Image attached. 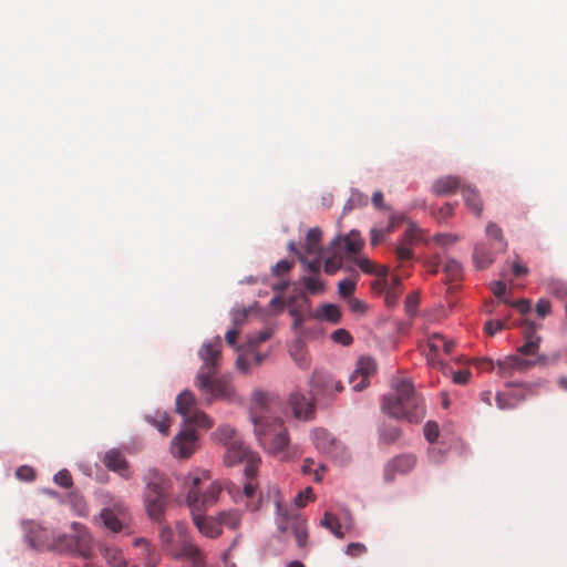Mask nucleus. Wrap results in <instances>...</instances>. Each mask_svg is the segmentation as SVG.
Returning <instances> with one entry per match:
<instances>
[{
	"label": "nucleus",
	"instance_id": "obj_1",
	"mask_svg": "<svg viewBox=\"0 0 567 567\" xmlns=\"http://www.w3.org/2000/svg\"><path fill=\"white\" fill-rule=\"evenodd\" d=\"M280 409L278 398L256 391L252 396L251 421L260 445L270 454L289 460L299 453L289 446V435L281 419L277 415Z\"/></svg>",
	"mask_w": 567,
	"mask_h": 567
},
{
	"label": "nucleus",
	"instance_id": "obj_2",
	"mask_svg": "<svg viewBox=\"0 0 567 567\" xmlns=\"http://www.w3.org/2000/svg\"><path fill=\"white\" fill-rule=\"evenodd\" d=\"M220 349L221 339L217 336L205 342L199 350L204 365L196 377L195 385L207 404H212L215 400L233 401L236 396L229 378L215 375L220 360Z\"/></svg>",
	"mask_w": 567,
	"mask_h": 567
},
{
	"label": "nucleus",
	"instance_id": "obj_3",
	"mask_svg": "<svg viewBox=\"0 0 567 567\" xmlns=\"http://www.w3.org/2000/svg\"><path fill=\"white\" fill-rule=\"evenodd\" d=\"M195 395L185 390L176 399V411L184 417V427L172 441V454L182 458L189 457L196 446L197 434L193 426L210 429L213 421L210 417L196 409Z\"/></svg>",
	"mask_w": 567,
	"mask_h": 567
},
{
	"label": "nucleus",
	"instance_id": "obj_4",
	"mask_svg": "<svg viewBox=\"0 0 567 567\" xmlns=\"http://www.w3.org/2000/svg\"><path fill=\"white\" fill-rule=\"evenodd\" d=\"M394 396H384L382 409L395 419H404L410 423H420L425 416L423 400L405 379L393 381Z\"/></svg>",
	"mask_w": 567,
	"mask_h": 567
},
{
	"label": "nucleus",
	"instance_id": "obj_5",
	"mask_svg": "<svg viewBox=\"0 0 567 567\" xmlns=\"http://www.w3.org/2000/svg\"><path fill=\"white\" fill-rule=\"evenodd\" d=\"M213 436L226 446L224 463L227 466L245 463V476L247 478L256 476L258 465L261 462L260 456L244 444L236 430L229 425H220L213 433Z\"/></svg>",
	"mask_w": 567,
	"mask_h": 567
},
{
	"label": "nucleus",
	"instance_id": "obj_6",
	"mask_svg": "<svg viewBox=\"0 0 567 567\" xmlns=\"http://www.w3.org/2000/svg\"><path fill=\"white\" fill-rule=\"evenodd\" d=\"M72 535L55 534L50 547V551L59 554H78L83 558H90L93 550V539L85 526L80 523H72Z\"/></svg>",
	"mask_w": 567,
	"mask_h": 567
},
{
	"label": "nucleus",
	"instance_id": "obj_7",
	"mask_svg": "<svg viewBox=\"0 0 567 567\" xmlns=\"http://www.w3.org/2000/svg\"><path fill=\"white\" fill-rule=\"evenodd\" d=\"M144 501L150 518L154 522H161L164 517L167 497L163 486V478L156 471H152L148 474Z\"/></svg>",
	"mask_w": 567,
	"mask_h": 567
},
{
	"label": "nucleus",
	"instance_id": "obj_8",
	"mask_svg": "<svg viewBox=\"0 0 567 567\" xmlns=\"http://www.w3.org/2000/svg\"><path fill=\"white\" fill-rule=\"evenodd\" d=\"M186 502L197 530L208 538L219 537L221 535V528L218 518L217 516L205 515L206 511H200V506L198 505V492L195 488L188 489Z\"/></svg>",
	"mask_w": 567,
	"mask_h": 567
},
{
	"label": "nucleus",
	"instance_id": "obj_9",
	"mask_svg": "<svg viewBox=\"0 0 567 567\" xmlns=\"http://www.w3.org/2000/svg\"><path fill=\"white\" fill-rule=\"evenodd\" d=\"M276 524L278 530L282 534L290 530L295 536L297 545L300 548L306 547L308 538L306 519L301 517L298 513L284 508L280 502L276 503Z\"/></svg>",
	"mask_w": 567,
	"mask_h": 567
},
{
	"label": "nucleus",
	"instance_id": "obj_10",
	"mask_svg": "<svg viewBox=\"0 0 567 567\" xmlns=\"http://www.w3.org/2000/svg\"><path fill=\"white\" fill-rule=\"evenodd\" d=\"M456 342L453 339H446L441 333H432L429 336L426 344L422 348V353L425 355L430 367L446 372L447 365L440 359L439 353L443 351L446 355H450Z\"/></svg>",
	"mask_w": 567,
	"mask_h": 567
},
{
	"label": "nucleus",
	"instance_id": "obj_11",
	"mask_svg": "<svg viewBox=\"0 0 567 567\" xmlns=\"http://www.w3.org/2000/svg\"><path fill=\"white\" fill-rule=\"evenodd\" d=\"M312 441L316 449L336 460L339 464H346L350 460L347 449L341 442L324 429H317L312 432Z\"/></svg>",
	"mask_w": 567,
	"mask_h": 567
},
{
	"label": "nucleus",
	"instance_id": "obj_12",
	"mask_svg": "<svg viewBox=\"0 0 567 567\" xmlns=\"http://www.w3.org/2000/svg\"><path fill=\"white\" fill-rule=\"evenodd\" d=\"M22 529L25 542L32 549L38 551H50L54 530L34 520H24Z\"/></svg>",
	"mask_w": 567,
	"mask_h": 567
},
{
	"label": "nucleus",
	"instance_id": "obj_13",
	"mask_svg": "<svg viewBox=\"0 0 567 567\" xmlns=\"http://www.w3.org/2000/svg\"><path fill=\"white\" fill-rule=\"evenodd\" d=\"M377 372V363L370 357H361L354 371L349 377V383L354 391H362L369 385V379Z\"/></svg>",
	"mask_w": 567,
	"mask_h": 567
},
{
	"label": "nucleus",
	"instance_id": "obj_14",
	"mask_svg": "<svg viewBox=\"0 0 567 567\" xmlns=\"http://www.w3.org/2000/svg\"><path fill=\"white\" fill-rule=\"evenodd\" d=\"M416 465V457L413 454H401L391 458L383 470L385 482L391 483L398 475L409 474Z\"/></svg>",
	"mask_w": 567,
	"mask_h": 567
},
{
	"label": "nucleus",
	"instance_id": "obj_15",
	"mask_svg": "<svg viewBox=\"0 0 567 567\" xmlns=\"http://www.w3.org/2000/svg\"><path fill=\"white\" fill-rule=\"evenodd\" d=\"M289 405L297 419L311 420L315 416L316 406L312 398H307L300 392H292L290 394Z\"/></svg>",
	"mask_w": 567,
	"mask_h": 567
},
{
	"label": "nucleus",
	"instance_id": "obj_16",
	"mask_svg": "<svg viewBox=\"0 0 567 567\" xmlns=\"http://www.w3.org/2000/svg\"><path fill=\"white\" fill-rule=\"evenodd\" d=\"M202 483L203 480L200 477H194L189 489L195 488L198 492V505L200 506V511H207L208 507L217 502L221 493V486L218 483H210L207 489L202 493Z\"/></svg>",
	"mask_w": 567,
	"mask_h": 567
},
{
	"label": "nucleus",
	"instance_id": "obj_17",
	"mask_svg": "<svg viewBox=\"0 0 567 567\" xmlns=\"http://www.w3.org/2000/svg\"><path fill=\"white\" fill-rule=\"evenodd\" d=\"M321 525L328 528L336 537L343 538V529L349 530L352 527V518L349 512H344L341 518L330 512H326Z\"/></svg>",
	"mask_w": 567,
	"mask_h": 567
},
{
	"label": "nucleus",
	"instance_id": "obj_18",
	"mask_svg": "<svg viewBox=\"0 0 567 567\" xmlns=\"http://www.w3.org/2000/svg\"><path fill=\"white\" fill-rule=\"evenodd\" d=\"M103 464L123 478L128 480L132 476L130 464L117 450H110L103 456Z\"/></svg>",
	"mask_w": 567,
	"mask_h": 567
},
{
	"label": "nucleus",
	"instance_id": "obj_19",
	"mask_svg": "<svg viewBox=\"0 0 567 567\" xmlns=\"http://www.w3.org/2000/svg\"><path fill=\"white\" fill-rule=\"evenodd\" d=\"M184 560L183 567H205V558L202 550L193 543L185 542L177 554Z\"/></svg>",
	"mask_w": 567,
	"mask_h": 567
},
{
	"label": "nucleus",
	"instance_id": "obj_20",
	"mask_svg": "<svg viewBox=\"0 0 567 567\" xmlns=\"http://www.w3.org/2000/svg\"><path fill=\"white\" fill-rule=\"evenodd\" d=\"M504 250H495L493 246L485 243H478L474 247L473 261L477 269L488 268L495 260L497 254Z\"/></svg>",
	"mask_w": 567,
	"mask_h": 567
},
{
	"label": "nucleus",
	"instance_id": "obj_21",
	"mask_svg": "<svg viewBox=\"0 0 567 567\" xmlns=\"http://www.w3.org/2000/svg\"><path fill=\"white\" fill-rule=\"evenodd\" d=\"M537 326L534 322H526V329L524 332L525 342L517 351L523 355H534L539 349L542 338L536 334Z\"/></svg>",
	"mask_w": 567,
	"mask_h": 567
},
{
	"label": "nucleus",
	"instance_id": "obj_22",
	"mask_svg": "<svg viewBox=\"0 0 567 567\" xmlns=\"http://www.w3.org/2000/svg\"><path fill=\"white\" fill-rule=\"evenodd\" d=\"M462 186L461 178L457 176H444L434 182L432 190L436 195L454 194Z\"/></svg>",
	"mask_w": 567,
	"mask_h": 567
},
{
	"label": "nucleus",
	"instance_id": "obj_23",
	"mask_svg": "<svg viewBox=\"0 0 567 567\" xmlns=\"http://www.w3.org/2000/svg\"><path fill=\"white\" fill-rule=\"evenodd\" d=\"M485 236L487 244L494 247L495 250H506L507 241L504 237L502 228L493 221L487 223L485 228Z\"/></svg>",
	"mask_w": 567,
	"mask_h": 567
},
{
	"label": "nucleus",
	"instance_id": "obj_24",
	"mask_svg": "<svg viewBox=\"0 0 567 567\" xmlns=\"http://www.w3.org/2000/svg\"><path fill=\"white\" fill-rule=\"evenodd\" d=\"M341 241L344 243L347 252L352 254V255L358 254L364 244L363 239L360 236V233L357 230H351L343 238L337 237L336 239H333L331 241V246L337 247L340 245Z\"/></svg>",
	"mask_w": 567,
	"mask_h": 567
},
{
	"label": "nucleus",
	"instance_id": "obj_25",
	"mask_svg": "<svg viewBox=\"0 0 567 567\" xmlns=\"http://www.w3.org/2000/svg\"><path fill=\"white\" fill-rule=\"evenodd\" d=\"M290 357L296 362V364L302 369L307 370L310 367V358L306 348V344L302 340H296L289 349Z\"/></svg>",
	"mask_w": 567,
	"mask_h": 567
},
{
	"label": "nucleus",
	"instance_id": "obj_26",
	"mask_svg": "<svg viewBox=\"0 0 567 567\" xmlns=\"http://www.w3.org/2000/svg\"><path fill=\"white\" fill-rule=\"evenodd\" d=\"M266 354H261L256 351V348H248L237 359V368L244 372H247L250 365H259L265 360Z\"/></svg>",
	"mask_w": 567,
	"mask_h": 567
},
{
	"label": "nucleus",
	"instance_id": "obj_27",
	"mask_svg": "<svg viewBox=\"0 0 567 567\" xmlns=\"http://www.w3.org/2000/svg\"><path fill=\"white\" fill-rule=\"evenodd\" d=\"M317 320H324L331 323H338L341 320L340 308L333 303H326L319 307L312 315Z\"/></svg>",
	"mask_w": 567,
	"mask_h": 567
},
{
	"label": "nucleus",
	"instance_id": "obj_28",
	"mask_svg": "<svg viewBox=\"0 0 567 567\" xmlns=\"http://www.w3.org/2000/svg\"><path fill=\"white\" fill-rule=\"evenodd\" d=\"M462 194L466 206L476 215L481 216L483 212V204L480 195L475 188L471 186H463Z\"/></svg>",
	"mask_w": 567,
	"mask_h": 567
},
{
	"label": "nucleus",
	"instance_id": "obj_29",
	"mask_svg": "<svg viewBox=\"0 0 567 567\" xmlns=\"http://www.w3.org/2000/svg\"><path fill=\"white\" fill-rule=\"evenodd\" d=\"M101 555L112 567H126V559L121 549L104 546L100 549Z\"/></svg>",
	"mask_w": 567,
	"mask_h": 567
},
{
	"label": "nucleus",
	"instance_id": "obj_30",
	"mask_svg": "<svg viewBox=\"0 0 567 567\" xmlns=\"http://www.w3.org/2000/svg\"><path fill=\"white\" fill-rule=\"evenodd\" d=\"M321 236H322V233H321L320 228L313 227V228L309 229V231L307 233V237H306L307 255H309V256L320 255V252H321V246H320Z\"/></svg>",
	"mask_w": 567,
	"mask_h": 567
},
{
	"label": "nucleus",
	"instance_id": "obj_31",
	"mask_svg": "<svg viewBox=\"0 0 567 567\" xmlns=\"http://www.w3.org/2000/svg\"><path fill=\"white\" fill-rule=\"evenodd\" d=\"M220 528L236 529L241 523V515L237 509L223 511L217 515Z\"/></svg>",
	"mask_w": 567,
	"mask_h": 567
},
{
	"label": "nucleus",
	"instance_id": "obj_32",
	"mask_svg": "<svg viewBox=\"0 0 567 567\" xmlns=\"http://www.w3.org/2000/svg\"><path fill=\"white\" fill-rule=\"evenodd\" d=\"M399 270H400V275H395L393 278H392V282L391 285L389 286L388 290H386V293H385V301L389 306L391 305H394L398 300V298L400 297L401 295V278L400 276L401 275H404V270H403V266L400 265L399 266Z\"/></svg>",
	"mask_w": 567,
	"mask_h": 567
},
{
	"label": "nucleus",
	"instance_id": "obj_33",
	"mask_svg": "<svg viewBox=\"0 0 567 567\" xmlns=\"http://www.w3.org/2000/svg\"><path fill=\"white\" fill-rule=\"evenodd\" d=\"M525 395H518L517 393H497L496 404L501 410L514 409Z\"/></svg>",
	"mask_w": 567,
	"mask_h": 567
},
{
	"label": "nucleus",
	"instance_id": "obj_34",
	"mask_svg": "<svg viewBox=\"0 0 567 567\" xmlns=\"http://www.w3.org/2000/svg\"><path fill=\"white\" fill-rule=\"evenodd\" d=\"M353 262L365 274L372 275L378 274L380 277H386L388 268L382 267L379 271L375 269V265L367 257H353Z\"/></svg>",
	"mask_w": 567,
	"mask_h": 567
},
{
	"label": "nucleus",
	"instance_id": "obj_35",
	"mask_svg": "<svg viewBox=\"0 0 567 567\" xmlns=\"http://www.w3.org/2000/svg\"><path fill=\"white\" fill-rule=\"evenodd\" d=\"M101 518L103 520L104 526L114 533H118L123 527L121 520L115 515L113 509H110V508L102 509Z\"/></svg>",
	"mask_w": 567,
	"mask_h": 567
},
{
	"label": "nucleus",
	"instance_id": "obj_36",
	"mask_svg": "<svg viewBox=\"0 0 567 567\" xmlns=\"http://www.w3.org/2000/svg\"><path fill=\"white\" fill-rule=\"evenodd\" d=\"M145 419L148 423L154 425L162 434H168L171 422L166 413L157 412L154 416L146 415Z\"/></svg>",
	"mask_w": 567,
	"mask_h": 567
},
{
	"label": "nucleus",
	"instance_id": "obj_37",
	"mask_svg": "<svg viewBox=\"0 0 567 567\" xmlns=\"http://www.w3.org/2000/svg\"><path fill=\"white\" fill-rule=\"evenodd\" d=\"M254 477L247 478L248 482L244 486V495L248 499L247 507L250 511H256L259 508L260 498H256V489L257 485L252 482Z\"/></svg>",
	"mask_w": 567,
	"mask_h": 567
},
{
	"label": "nucleus",
	"instance_id": "obj_38",
	"mask_svg": "<svg viewBox=\"0 0 567 567\" xmlns=\"http://www.w3.org/2000/svg\"><path fill=\"white\" fill-rule=\"evenodd\" d=\"M546 288L553 296L563 299L567 296V284L558 278H548L545 282Z\"/></svg>",
	"mask_w": 567,
	"mask_h": 567
},
{
	"label": "nucleus",
	"instance_id": "obj_39",
	"mask_svg": "<svg viewBox=\"0 0 567 567\" xmlns=\"http://www.w3.org/2000/svg\"><path fill=\"white\" fill-rule=\"evenodd\" d=\"M302 284L306 290L311 295H317L324 291V284L318 275L303 277Z\"/></svg>",
	"mask_w": 567,
	"mask_h": 567
},
{
	"label": "nucleus",
	"instance_id": "obj_40",
	"mask_svg": "<svg viewBox=\"0 0 567 567\" xmlns=\"http://www.w3.org/2000/svg\"><path fill=\"white\" fill-rule=\"evenodd\" d=\"M272 336V329L265 328L261 331L249 334L248 337V348H257L260 343L267 341Z\"/></svg>",
	"mask_w": 567,
	"mask_h": 567
},
{
	"label": "nucleus",
	"instance_id": "obj_41",
	"mask_svg": "<svg viewBox=\"0 0 567 567\" xmlns=\"http://www.w3.org/2000/svg\"><path fill=\"white\" fill-rule=\"evenodd\" d=\"M315 256L312 260H307V257L302 252H298L299 260L305 266L306 271L318 275L321 268V259L319 255Z\"/></svg>",
	"mask_w": 567,
	"mask_h": 567
},
{
	"label": "nucleus",
	"instance_id": "obj_42",
	"mask_svg": "<svg viewBox=\"0 0 567 567\" xmlns=\"http://www.w3.org/2000/svg\"><path fill=\"white\" fill-rule=\"evenodd\" d=\"M513 360V364L515 365V370L518 372H525L529 370L532 367H534L536 363L544 360L543 357H539L537 360H527L523 359L519 355H511Z\"/></svg>",
	"mask_w": 567,
	"mask_h": 567
},
{
	"label": "nucleus",
	"instance_id": "obj_43",
	"mask_svg": "<svg viewBox=\"0 0 567 567\" xmlns=\"http://www.w3.org/2000/svg\"><path fill=\"white\" fill-rule=\"evenodd\" d=\"M516 372L512 357L508 355L504 360L497 362V373L503 377H512Z\"/></svg>",
	"mask_w": 567,
	"mask_h": 567
},
{
	"label": "nucleus",
	"instance_id": "obj_44",
	"mask_svg": "<svg viewBox=\"0 0 567 567\" xmlns=\"http://www.w3.org/2000/svg\"><path fill=\"white\" fill-rule=\"evenodd\" d=\"M444 271L452 279H456L462 274V266L456 259L450 258L444 264Z\"/></svg>",
	"mask_w": 567,
	"mask_h": 567
},
{
	"label": "nucleus",
	"instance_id": "obj_45",
	"mask_svg": "<svg viewBox=\"0 0 567 567\" xmlns=\"http://www.w3.org/2000/svg\"><path fill=\"white\" fill-rule=\"evenodd\" d=\"M355 280L344 279L338 284V293L341 298L350 297L355 289Z\"/></svg>",
	"mask_w": 567,
	"mask_h": 567
},
{
	"label": "nucleus",
	"instance_id": "obj_46",
	"mask_svg": "<svg viewBox=\"0 0 567 567\" xmlns=\"http://www.w3.org/2000/svg\"><path fill=\"white\" fill-rule=\"evenodd\" d=\"M412 245L405 244L401 241L395 249V257L400 262L412 259L413 250L411 248Z\"/></svg>",
	"mask_w": 567,
	"mask_h": 567
},
{
	"label": "nucleus",
	"instance_id": "obj_47",
	"mask_svg": "<svg viewBox=\"0 0 567 567\" xmlns=\"http://www.w3.org/2000/svg\"><path fill=\"white\" fill-rule=\"evenodd\" d=\"M420 228L416 226L415 223H409V227L404 233V236L401 241L412 245L414 241L420 239Z\"/></svg>",
	"mask_w": 567,
	"mask_h": 567
},
{
	"label": "nucleus",
	"instance_id": "obj_48",
	"mask_svg": "<svg viewBox=\"0 0 567 567\" xmlns=\"http://www.w3.org/2000/svg\"><path fill=\"white\" fill-rule=\"evenodd\" d=\"M331 339L342 346H349L352 343L353 338L346 329H337L331 333Z\"/></svg>",
	"mask_w": 567,
	"mask_h": 567
},
{
	"label": "nucleus",
	"instance_id": "obj_49",
	"mask_svg": "<svg viewBox=\"0 0 567 567\" xmlns=\"http://www.w3.org/2000/svg\"><path fill=\"white\" fill-rule=\"evenodd\" d=\"M342 267V258L333 255L326 259L324 271L329 275L337 272Z\"/></svg>",
	"mask_w": 567,
	"mask_h": 567
},
{
	"label": "nucleus",
	"instance_id": "obj_50",
	"mask_svg": "<svg viewBox=\"0 0 567 567\" xmlns=\"http://www.w3.org/2000/svg\"><path fill=\"white\" fill-rule=\"evenodd\" d=\"M54 482L55 484L60 485L61 487H70L72 486V476L68 470H61L54 475Z\"/></svg>",
	"mask_w": 567,
	"mask_h": 567
},
{
	"label": "nucleus",
	"instance_id": "obj_51",
	"mask_svg": "<svg viewBox=\"0 0 567 567\" xmlns=\"http://www.w3.org/2000/svg\"><path fill=\"white\" fill-rule=\"evenodd\" d=\"M439 433V425L435 422H427L424 425V436L430 443H433L437 440Z\"/></svg>",
	"mask_w": 567,
	"mask_h": 567
},
{
	"label": "nucleus",
	"instance_id": "obj_52",
	"mask_svg": "<svg viewBox=\"0 0 567 567\" xmlns=\"http://www.w3.org/2000/svg\"><path fill=\"white\" fill-rule=\"evenodd\" d=\"M16 475L19 480L21 481H25V482H31L35 478V472L32 467L30 466H27V465H22L20 466L17 472H16Z\"/></svg>",
	"mask_w": 567,
	"mask_h": 567
},
{
	"label": "nucleus",
	"instance_id": "obj_53",
	"mask_svg": "<svg viewBox=\"0 0 567 567\" xmlns=\"http://www.w3.org/2000/svg\"><path fill=\"white\" fill-rule=\"evenodd\" d=\"M388 234H390L385 228L384 229H381V228H373L371 229V237H370V243L372 246H378L380 245L382 241L385 240Z\"/></svg>",
	"mask_w": 567,
	"mask_h": 567
},
{
	"label": "nucleus",
	"instance_id": "obj_54",
	"mask_svg": "<svg viewBox=\"0 0 567 567\" xmlns=\"http://www.w3.org/2000/svg\"><path fill=\"white\" fill-rule=\"evenodd\" d=\"M420 299L416 293H411L405 299V311L409 316H414L419 306Z\"/></svg>",
	"mask_w": 567,
	"mask_h": 567
},
{
	"label": "nucleus",
	"instance_id": "obj_55",
	"mask_svg": "<svg viewBox=\"0 0 567 567\" xmlns=\"http://www.w3.org/2000/svg\"><path fill=\"white\" fill-rule=\"evenodd\" d=\"M504 302L506 305L515 307L522 315L528 313L532 309V302L529 299H520L516 302H512V301L505 299Z\"/></svg>",
	"mask_w": 567,
	"mask_h": 567
},
{
	"label": "nucleus",
	"instance_id": "obj_56",
	"mask_svg": "<svg viewBox=\"0 0 567 567\" xmlns=\"http://www.w3.org/2000/svg\"><path fill=\"white\" fill-rule=\"evenodd\" d=\"M292 266H293L292 261H289L286 259L280 260L272 267V274L275 276H282V275L289 272V270L292 268Z\"/></svg>",
	"mask_w": 567,
	"mask_h": 567
},
{
	"label": "nucleus",
	"instance_id": "obj_57",
	"mask_svg": "<svg viewBox=\"0 0 567 567\" xmlns=\"http://www.w3.org/2000/svg\"><path fill=\"white\" fill-rule=\"evenodd\" d=\"M551 311V305L547 299H539L536 303V313L540 318H545Z\"/></svg>",
	"mask_w": 567,
	"mask_h": 567
},
{
	"label": "nucleus",
	"instance_id": "obj_58",
	"mask_svg": "<svg viewBox=\"0 0 567 567\" xmlns=\"http://www.w3.org/2000/svg\"><path fill=\"white\" fill-rule=\"evenodd\" d=\"M485 332L489 336H494L497 331L505 329V323L501 320H489L485 323Z\"/></svg>",
	"mask_w": 567,
	"mask_h": 567
},
{
	"label": "nucleus",
	"instance_id": "obj_59",
	"mask_svg": "<svg viewBox=\"0 0 567 567\" xmlns=\"http://www.w3.org/2000/svg\"><path fill=\"white\" fill-rule=\"evenodd\" d=\"M457 240H458V237L453 234H437L434 236V241L440 245H443V246L452 245V244L456 243Z\"/></svg>",
	"mask_w": 567,
	"mask_h": 567
},
{
	"label": "nucleus",
	"instance_id": "obj_60",
	"mask_svg": "<svg viewBox=\"0 0 567 567\" xmlns=\"http://www.w3.org/2000/svg\"><path fill=\"white\" fill-rule=\"evenodd\" d=\"M312 489L310 487L306 488L298 493L295 497V503L298 507H303L307 504V501L311 498Z\"/></svg>",
	"mask_w": 567,
	"mask_h": 567
},
{
	"label": "nucleus",
	"instance_id": "obj_61",
	"mask_svg": "<svg viewBox=\"0 0 567 567\" xmlns=\"http://www.w3.org/2000/svg\"><path fill=\"white\" fill-rule=\"evenodd\" d=\"M367 550L365 546L361 543H351L347 547V554L352 557H358Z\"/></svg>",
	"mask_w": 567,
	"mask_h": 567
},
{
	"label": "nucleus",
	"instance_id": "obj_62",
	"mask_svg": "<svg viewBox=\"0 0 567 567\" xmlns=\"http://www.w3.org/2000/svg\"><path fill=\"white\" fill-rule=\"evenodd\" d=\"M512 271L516 278H519L526 276L529 270L527 266L519 261V259H516L512 265Z\"/></svg>",
	"mask_w": 567,
	"mask_h": 567
},
{
	"label": "nucleus",
	"instance_id": "obj_63",
	"mask_svg": "<svg viewBox=\"0 0 567 567\" xmlns=\"http://www.w3.org/2000/svg\"><path fill=\"white\" fill-rule=\"evenodd\" d=\"M453 215V206L449 203L444 204L441 208L437 210L436 218L442 221L446 220Z\"/></svg>",
	"mask_w": 567,
	"mask_h": 567
},
{
	"label": "nucleus",
	"instance_id": "obj_64",
	"mask_svg": "<svg viewBox=\"0 0 567 567\" xmlns=\"http://www.w3.org/2000/svg\"><path fill=\"white\" fill-rule=\"evenodd\" d=\"M471 378V372L467 370H462L457 372H453V382L456 384H466Z\"/></svg>",
	"mask_w": 567,
	"mask_h": 567
}]
</instances>
